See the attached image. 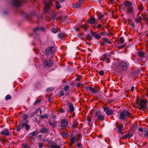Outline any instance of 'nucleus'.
Returning <instances> with one entry per match:
<instances>
[{
  "instance_id": "obj_46",
  "label": "nucleus",
  "mask_w": 148,
  "mask_h": 148,
  "mask_svg": "<svg viewBox=\"0 0 148 148\" xmlns=\"http://www.w3.org/2000/svg\"><path fill=\"white\" fill-rule=\"evenodd\" d=\"M74 30L76 32H78L79 31L78 29L76 27H75L74 28Z\"/></svg>"
},
{
  "instance_id": "obj_25",
  "label": "nucleus",
  "mask_w": 148,
  "mask_h": 148,
  "mask_svg": "<svg viewBox=\"0 0 148 148\" xmlns=\"http://www.w3.org/2000/svg\"><path fill=\"white\" fill-rule=\"evenodd\" d=\"M53 49V46L50 47H49L48 52L49 53H51V54H52L53 53L52 52V50Z\"/></svg>"
},
{
  "instance_id": "obj_10",
  "label": "nucleus",
  "mask_w": 148,
  "mask_h": 148,
  "mask_svg": "<svg viewBox=\"0 0 148 148\" xmlns=\"http://www.w3.org/2000/svg\"><path fill=\"white\" fill-rule=\"evenodd\" d=\"M69 124V122L67 120L65 119H63L61 122V124L62 127H66Z\"/></svg>"
},
{
  "instance_id": "obj_3",
  "label": "nucleus",
  "mask_w": 148,
  "mask_h": 148,
  "mask_svg": "<svg viewBox=\"0 0 148 148\" xmlns=\"http://www.w3.org/2000/svg\"><path fill=\"white\" fill-rule=\"evenodd\" d=\"M119 67L121 70L125 71L127 68V65L125 62H122L119 64Z\"/></svg>"
},
{
  "instance_id": "obj_26",
  "label": "nucleus",
  "mask_w": 148,
  "mask_h": 148,
  "mask_svg": "<svg viewBox=\"0 0 148 148\" xmlns=\"http://www.w3.org/2000/svg\"><path fill=\"white\" fill-rule=\"evenodd\" d=\"M103 40L104 42H106L107 43L109 44H110L111 43L109 40L107 38H103Z\"/></svg>"
},
{
  "instance_id": "obj_29",
  "label": "nucleus",
  "mask_w": 148,
  "mask_h": 148,
  "mask_svg": "<svg viewBox=\"0 0 148 148\" xmlns=\"http://www.w3.org/2000/svg\"><path fill=\"white\" fill-rule=\"evenodd\" d=\"M141 20V18L140 16H138L136 18L135 20L136 22V23H138Z\"/></svg>"
},
{
  "instance_id": "obj_62",
  "label": "nucleus",
  "mask_w": 148,
  "mask_h": 148,
  "mask_svg": "<svg viewBox=\"0 0 148 148\" xmlns=\"http://www.w3.org/2000/svg\"><path fill=\"white\" fill-rule=\"evenodd\" d=\"M20 129H18H18H17V130H18V131H20Z\"/></svg>"
},
{
  "instance_id": "obj_2",
  "label": "nucleus",
  "mask_w": 148,
  "mask_h": 148,
  "mask_svg": "<svg viewBox=\"0 0 148 148\" xmlns=\"http://www.w3.org/2000/svg\"><path fill=\"white\" fill-rule=\"evenodd\" d=\"M130 115L131 114L129 112L127 111H123L121 112L119 118L122 120H123L130 117Z\"/></svg>"
},
{
  "instance_id": "obj_36",
  "label": "nucleus",
  "mask_w": 148,
  "mask_h": 148,
  "mask_svg": "<svg viewBox=\"0 0 148 148\" xmlns=\"http://www.w3.org/2000/svg\"><path fill=\"white\" fill-rule=\"evenodd\" d=\"M38 112H40V113L41 114V113H42V110L40 108H38L36 111V112H35V113L36 114H37Z\"/></svg>"
},
{
  "instance_id": "obj_47",
  "label": "nucleus",
  "mask_w": 148,
  "mask_h": 148,
  "mask_svg": "<svg viewBox=\"0 0 148 148\" xmlns=\"http://www.w3.org/2000/svg\"><path fill=\"white\" fill-rule=\"evenodd\" d=\"M60 94V95L63 96L64 95V93L63 91H61Z\"/></svg>"
},
{
  "instance_id": "obj_48",
  "label": "nucleus",
  "mask_w": 148,
  "mask_h": 148,
  "mask_svg": "<svg viewBox=\"0 0 148 148\" xmlns=\"http://www.w3.org/2000/svg\"><path fill=\"white\" fill-rule=\"evenodd\" d=\"M100 34L102 35H104L105 34V32H101L100 33Z\"/></svg>"
},
{
  "instance_id": "obj_61",
  "label": "nucleus",
  "mask_w": 148,
  "mask_h": 148,
  "mask_svg": "<svg viewBox=\"0 0 148 148\" xmlns=\"http://www.w3.org/2000/svg\"><path fill=\"white\" fill-rule=\"evenodd\" d=\"M112 2H113L114 0H110Z\"/></svg>"
},
{
  "instance_id": "obj_22",
  "label": "nucleus",
  "mask_w": 148,
  "mask_h": 148,
  "mask_svg": "<svg viewBox=\"0 0 148 148\" xmlns=\"http://www.w3.org/2000/svg\"><path fill=\"white\" fill-rule=\"evenodd\" d=\"M38 133L37 131H34L32 132L31 133L29 134V137H31L34 136L36 134Z\"/></svg>"
},
{
  "instance_id": "obj_35",
  "label": "nucleus",
  "mask_w": 148,
  "mask_h": 148,
  "mask_svg": "<svg viewBox=\"0 0 148 148\" xmlns=\"http://www.w3.org/2000/svg\"><path fill=\"white\" fill-rule=\"evenodd\" d=\"M11 98V97L9 95H7L5 97V99L6 100H8Z\"/></svg>"
},
{
  "instance_id": "obj_9",
  "label": "nucleus",
  "mask_w": 148,
  "mask_h": 148,
  "mask_svg": "<svg viewBox=\"0 0 148 148\" xmlns=\"http://www.w3.org/2000/svg\"><path fill=\"white\" fill-rule=\"evenodd\" d=\"M49 146L50 148H60V146L56 143L52 142L49 143Z\"/></svg>"
},
{
  "instance_id": "obj_41",
  "label": "nucleus",
  "mask_w": 148,
  "mask_h": 148,
  "mask_svg": "<svg viewBox=\"0 0 148 148\" xmlns=\"http://www.w3.org/2000/svg\"><path fill=\"white\" fill-rule=\"evenodd\" d=\"M49 124L51 126H52L53 127H54L55 126V125L54 124H53L52 123L49 122Z\"/></svg>"
},
{
  "instance_id": "obj_7",
  "label": "nucleus",
  "mask_w": 148,
  "mask_h": 148,
  "mask_svg": "<svg viewBox=\"0 0 148 148\" xmlns=\"http://www.w3.org/2000/svg\"><path fill=\"white\" fill-rule=\"evenodd\" d=\"M110 56L108 54H105L102 57L101 60L106 61L107 63L109 62Z\"/></svg>"
},
{
  "instance_id": "obj_49",
  "label": "nucleus",
  "mask_w": 148,
  "mask_h": 148,
  "mask_svg": "<svg viewBox=\"0 0 148 148\" xmlns=\"http://www.w3.org/2000/svg\"><path fill=\"white\" fill-rule=\"evenodd\" d=\"M138 130L139 131L141 132H142L143 131V129L141 127L139 128L138 129Z\"/></svg>"
},
{
  "instance_id": "obj_8",
  "label": "nucleus",
  "mask_w": 148,
  "mask_h": 148,
  "mask_svg": "<svg viewBox=\"0 0 148 148\" xmlns=\"http://www.w3.org/2000/svg\"><path fill=\"white\" fill-rule=\"evenodd\" d=\"M103 108L104 111L106 112V114L107 115H111L113 112V111L112 110H110L107 107H103Z\"/></svg>"
},
{
  "instance_id": "obj_28",
  "label": "nucleus",
  "mask_w": 148,
  "mask_h": 148,
  "mask_svg": "<svg viewBox=\"0 0 148 148\" xmlns=\"http://www.w3.org/2000/svg\"><path fill=\"white\" fill-rule=\"evenodd\" d=\"M77 140V138L75 137H74L72 138L71 139V141L73 143H74L76 142Z\"/></svg>"
},
{
  "instance_id": "obj_15",
  "label": "nucleus",
  "mask_w": 148,
  "mask_h": 148,
  "mask_svg": "<svg viewBox=\"0 0 148 148\" xmlns=\"http://www.w3.org/2000/svg\"><path fill=\"white\" fill-rule=\"evenodd\" d=\"M22 127H25L27 130H28L30 127L29 125L25 123H22Z\"/></svg>"
},
{
  "instance_id": "obj_45",
  "label": "nucleus",
  "mask_w": 148,
  "mask_h": 148,
  "mask_svg": "<svg viewBox=\"0 0 148 148\" xmlns=\"http://www.w3.org/2000/svg\"><path fill=\"white\" fill-rule=\"evenodd\" d=\"M40 101L39 100H37L34 103V105H36Z\"/></svg>"
},
{
  "instance_id": "obj_32",
  "label": "nucleus",
  "mask_w": 148,
  "mask_h": 148,
  "mask_svg": "<svg viewBox=\"0 0 148 148\" xmlns=\"http://www.w3.org/2000/svg\"><path fill=\"white\" fill-rule=\"evenodd\" d=\"M56 7L57 9H58L61 7V5L60 3L57 2L56 3Z\"/></svg>"
},
{
  "instance_id": "obj_55",
  "label": "nucleus",
  "mask_w": 148,
  "mask_h": 148,
  "mask_svg": "<svg viewBox=\"0 0 148 148\" xmlns=\"http://www.w3.org/2000/svg\"><path fill=\"white\" fill-rule=\"evenodd\" d=\"M87 37L89 38H91V36L89 35H88L87 36Z\"/></svg>"
},
{
  "instance_id": "obj_50",
  "label": "nucleus",
  "mask_w": 148,
  "mask_h": 148,
  "mask_svg": "<svg viewBox=\"0 0 148 148\" xmlns=\"http://www.w3.org/2000/svg\"><path fill=\"white\" fill-rule=\"evenodd\" d=\"M101 24H99V25L97 26V28L98 29H99L101 28Z\"/></svg>"
},
{
  "instance_id": "obj_13",
  "label": "nucleus",
  "mask_w": 148,
  "mask_h": 148,
  "mask_svg": "<svg viewBox=\"0 0 148 148\" xmlns=\"http://www.w3.org/2000/svg\"><path fill=\"white\" fill-rule=\"evenodd\" d=\"M91 34L92 36H94L96 39H98L100 38L101 37L100 35L96 34V33L95 32L91 31Z\"/></svg>"
},
{
  "instance_id": "obj_30",
  "label": "nucleus",
  "mask_w": 148,
  "mask_h": 148,
  "mask_svg": "<svg viewBox=\"0 0 148 148\" xmlns=\"http://www.w3.org/2000/svg\"><path fill=\"white\" fill-rule=\"evenodd\" d=\"M98 118L101 121H103L104 119V116L101 115H99L98 116Z\"/></svg>"
},
{
  "instance_id": "obj_38",
  "label": "nucleus",
  "mask_w": 148,
  "mask_h": 148,
  "mask_svg": "<svg viewBox=\"0 0 148 148\" xmlns=\"http://www.w3.org/2000/svg\"><path fill=\"white\" fill-rule=\"evenodd\" d=\"M43 146V144L42 143H39L38 146L40 148H42Z\"/></svg>"
},
{
  "instance_id": "obj_18",
  "label": "nucleus",
  "mask_w": 148,
  "mask_h": 148,
  "mask_svg": "<svg viewBox=\"0 0 148 148\" xmlns=\"http://www.w3.org/2000/svg\"><path fill=\"white\" fill-rule=\"evenodd\" d=\"M137 53L138 56L140 57H143L145 54L144 52L142 51H138L137 52Z\"/></svg>"
},
{
  "instance_id": "obj_63",
  "label": "nucleus",
  "mask_w": 148,
  "mask_h": 148,
  "mask_svg": "<svg viewBox=\"0 0 148 148\" xmlns=\"http://www.w3.org/2000/svg\"><path fill=\"white\" fill-rule=\"evenodd\" d=\"M147 97H148V92H147Z\"/></svg>"
},
{
  "instance_id": "obj_51",
  "label": "nucleus",
  "mask_w": 148,
  "mask_h": 148,
  "mask_svg": "<svg viewBox=\"0 0 148 148\" xmlns=\"http://www.w3.org/2000/svg\"><path fill=\"white\" fill-rule=\"evenodd\" d=\"M145 136L147 137V138H148V132H147L145 134Z\"/></svg>"
},
{
  "instance_id": "obj_6",
  "label": "nucleus",
  "mask_w": 148,
  "mask_h": 148,
  "mask_svg": "<svg viewBox=\"0 0 148 148\" xmlns=\"http://www.w3.org/2000/svg\"><path fill=\"white\" fill-rule=\"evenodd\" d=\"M23 2V0H13V3L14 5L18 6L21 4Z\"/></svg>"
},
{
  "instance_id": "obj_17",
  "label": "nucleus",
  "mask_w": 148,
  "mask_h": 148,
  "mask_svg": "<svg viewBox=\"0 0 148 148\" xmlns=\"http://www.w3.org/2000/svg\"><path fill=\"white\" fill-rule=\"evenodd\" d=\"M88 90L91 91L93 94L97 92V90H95L94 88H92L91 87H88L87 88Z\"/></svg>"
},
{
  "instance_id": "obj_64",
  "label": "nucleus",
  "mask_w": 148,
  "mask_h": 148,
  "mask_svg": "<svg viewBox=\"0 0 148 148\" xmlns=\"http://www.w3.org/2000/svg\"><path fill=\"white\" fill-rule=\"evenodd\" d=\"M147 36H148V32L147 33Z\"/></svg>"
},
{
  "instance_id": "obj_4",
  "label": "nucleus",
  "mask_w": 148,
  "mask_h": 148,
  "mask_svg": "<svg viewBox=\"0 0 148 148\" xmlns=\"http://www.w3.org/2000/svg\"><path fill=\"white\" fill-rule=\"evenodd\" d=\"M53 64L52 62L50 60H46L44 62V66L46 67H48L51 66Z\"/></svg>"
},
{
  "instance_id": "obj_19",
  "label": "nucleus",
  "mask_w": 148,
  "mask_h": 148,
  "mask_svg": "<svg viewBox=\"0 0 148 148\" xmlns=\"http://www.w3.org/2000/svg\"><path fill=\"white\" fill-rule=\"evenodd\" d=\"M48 131V130L45 128L41 129L40 130V132L41 133H47Z\"/></svg>"
},
{
  "instance_id": "obj_20",
  "label": "nucleus",
  "mask_w": 148,
  "mask_h": 148,
  "mask_svg": "<svg viewBox=\"0 0 148 148\" xmlns=\"http://www.w3.org/2000/svg\"><path fill=\"white\" fill-rule=\"evenodd\" d=\"M124 40L122 37L120 38L118 40V42L119 44H121L124 42Z\"/></svg>"
},
{
  "instance_id": "obj_40",
  "label": "nucleus",
  "mask_w": 148,
  "mask_h": 148,
  "mask_svg": "<svg viewBox=\"0 0 148 148\" xmlns=\"http://www.w3.org/2000/svg\"><path fill=\"white\" fill-rule=\"evenodd\" d=\"M104 74V72L103 71H101L99 72V75H102Z\"/></svg>"
},
{
  "instance_id": "obj_58",
  "label": "nucleus",
  "mask_w": 148,
  "mask_h": 148,
  "mask_svg": "<svg viewBox=\"0 0 148 148\" xmlns=\"http://www.w3.org/2000/svg\"><path fill=\"white\" fill-rule=\"evenodd\" d=\"M129 136V134H126V135H125V137H128V136Z\"/></svg>"
},
{
  "instance_id": "obj_54",
  "label": "nucleus",
  "mask_w": 148,
  "mask_h": 148,
  "mask_svg": "<svg viewBox=\"0 0 148 148\" xmlns=\"http://www.w3.org/2000/svg\"><path fill=\"white\" fill-rule=\"evenodd\" d=\"M64 110L63 109H61L60 110V112L61 113H62L63 112Z\"/></svg>"
},
{
  "instance_id": "obj_43",
  "label": "nucleus",
  "mask_w": 148,
  "mask_h": 148,
  "mask_svg": "<svg viewBox=\"0 0 148 148\" xmlns=\"http://www.w3.org/2000/svg\"><path fill=\"white\" fill-rule=\"evenodd\" d=\"M80 26L81 27H82L83 28L85 29H87V26L86 25H80Z\"/></svg>"
},
{
  "instance_id": "obj_27",
  "label": "nucleus",
  "mask_w": 148,
  "mask_h": 148,
  "mask_svg": "<svg viewBox=\"0 0 148 148\" xmlns=\"http://www.w3.org/2000/svg\"><path fill=\"white\" fill-rule=\"evenodd\" d=\"M87 120L88 121V124L89 125H91L92 123V121L90 118L89 116L87 117Z\"/></svg>"
},
{
  "instance_id": "obj_39",
  "label": "nucleus",
  "mask_w": 148,
  "mask_h": 148,
  "mask_svg": "<svg viewBox=\"0 0 148 148\" xmlns=\"http://www.w3.org/2000/svg\"><path fill=\"white\" fill-rule=\"evenodd\" d=\"M27 118V114H25L23 115V119L24 120H26Z\"/></svg>"
},
{
  "instance_id": "obj_5",
  "label": "nucleus",
  "mask_w": 148,
  "mask_h": 148,
  "mask_svg": "<svg viewBox=\"0 0 148 148\" xmlns=\"http://www.w3.org/2000/svg\"><path fill=\"white\" fill-rule=\"evenodd\" d=\"M140 110H142L146 108V102L144 101L141 100L139 102Z\"/></svg>"
},
{
  "instance_id": "obj_42",
  "label": "nucleus",
  "mask_w": 148,
  "mask_h": 148,
  "mask_svg": "<svg viewBox=\"0 0 148 148\" xmlns=\"http://www.w3.org/2000/svg\"><path fill=\"white\" fill-rule=\"evenodd\" d=\"M125 46V45H123L121 46L118 47V48H119V49H122V48H123Z\"/></svg>"
},
{
  "instance_id": "obj_23",
  "label": "nucleus",
  "mask_w": 148,
  "mask_h": 148,
  "mask_svg": "<svg viewBox=\"0 0 148 148\" xmlns=\"http://www.w3.org/2000/svg\"><path fill=\"white\" fill-rule=\"evenodd\" d=\"M34 31L35 32L38 30H42L43 31L44 30V29L43 27H37L36 28H34Z\"/></svg>"
},
{
  "instance_id": "obj_57",
  "label": "nucleus",
  "mask_w": 148,
  "mask_h": 148,
  "mask_svg": "<svg viewBox=\"0 0 148 148\" xmlns=\"http://www.w3.org/2000/svg\"><path fill=\"white\" fill-rule=\"evenodd\" d=\"M76 81H79L80 79L79 78H77L76 79Z\"/></svg>"
},
{
  "instance_id": "obj_24",
  "label": "nucleus",
  "mask_w": 148,
  "mask_h": 148,
  "mask_svg": "<svg viewBox=\"0 0 148 148\" xmlns=\"http://www.w3.org/2000/svg\"><path fill=\"white\" fill-rule=\"evenodd\" d=\"M49 117V116L46 114H44L43 115H41L40 116V118L43 119L44 118L47 119Z\"/></svg>"
},
{
  "instance_id": "obj_31",
  "label": "nucleus",
  "mask_w": 148,
  "mask_h": 148,
  "mask_svg": "<svg viewBox=\"0 0 148 148\" xmlns=\"http://www.w3.org/2000/svg\"><path fill=\"white\" fill-rule=\"evenodd\" d=\"M64 36V34L63 33H60L58 35L59 37L60 38H62Z\"/></svg>"
},
{
  "instance_id": "obj_53",
  "label": "nucleus",
  "mask_w": 148,
  "mask_h": 148,
  "mask_svg": "<svg viewBox=\"0 0 148 148\" xmlns=\"http://www.w3.org/2000/svg\"><path fill=\"white\" fill-rule=\"evenodd\" d=\"M77 146L79 147H80L81 146V144L79 143H78V144H77Z\"/></svg>"
},
{
  "instance_id": "obj_56",
  "label": "nucleus",
  "mask_w": 148,
  "mask_h": 148,
  "mask_svg": "<svg viewBox=\"0 0 148 148\" xmlns=\"http://www.w3.org/2000/svg\"><path fill=\"white\" fill-rule=\"evenodd\" d=\"M84 0H79V2H83Z\"/></svg>"
},
{
  "instance_id": "obj_1",
  "label": "nucleus",
  "mask_w": 148,
  "mask_h": 148,
  "mask_svg": "<svg viewBox=\"0 0 148 148\" xmlns=\"http://www.w3.org/2000/svg\"><path fill=\"white\" fill-rule=\"evenodd\" d=\"M132 3L130 2L125 1L124 5L127 9V12L128 13H132L133 11V8L132 6Z\"/></svg>"
},
{
  "instance_id": "obj_59",
  "label": "nucleus",
  "mask_w": 148,
  "mask_h": 148,
  "mask_svg": "<svg viewBox=\"0 0 148 148\" xmlns=\"http://www.w3.org/2000/svg\"><path fill=\"white\" fill-rule=\"evenodd\" d=\"M97 114H98V112H96V113H95V115L96 116H97Z\"/></svg>"
},
{
  "instance_id": "obj_60",
  "label": "nucleus",
  "mask_w": 148,
  "mask_h": 148,
  "mask_svg": "<svg viewBox=\"0 0 148 148\" xmlns=\"http://www.w3.org/2000/svg\"><path fill=\"white\" fill-rule=\"evenodd\" d=\"M77 84V85H78V86H80V84L78 83Z\"/></svg>"
},
{
  "instance_id": "obj_21",
  "label": "nucleus",
  "mask_w": 148,
  "mask_h": 148,
  "mask_svg": "<svg viewBox=\"0 0 148 148\" xmlns=\"http://www.w3.org/2000/svg\"><path fill=\"white\" fill-rule=\"evenodd\" d=\"M103 16V14L102 13H99L98 15L99 19L101 20H102L104 18Z\"/></svg>"
},
{
  "instance_id": "obj_44",
  "label": "nucleus",
  "mask_w": 148,
  "mask_h": 148,
  "mask_svg": "<svg viewBox=\"0 0 148 148\" xmlns=\"http://www.w3.org/2000/svg\"><path fill=\"white\" fill-rule=\"evenodd\" d=\"M77 124L75 123H74L73 125V127L74 128H75L77 126Z\"/></svg>"
},
{
  "instance_id": "obj_12",
  "label": "nucleus",
  "mask_w": 148,
  "mask_h": 148,
  "mask_svg": "<svg viewBox=\"0 0 148 148\" xmlns=\"http://www.w3.org/2000/svg\"><path fill=\"white\" fill-rule=\"evenodd\" d=\"M69 109L67 111L68 112L71 113L72 112H73L74 110L73 105L71 103H69Z\"/></svg>"
},
{
  "instance_id": "obj_11",
  "label": "nucleus",
  "mask_w": 148,
  "mask_h": 148,
  "mask_svg": "<svg viewBox=\"0 0 148 148\" xmlns=\"http://www.w3.org/2000/svg\"><path fill=\"white\" fill-rule=\"evenodd\" d=\"M9 132L7 129H5L2 130L1 132V134L3 135L7 136L9 134Z\"/></svg>"
},
{
  "instance_id": "obj_16",
  "label": "nucleus",
  "mask_w": 148,
  "mask_h": 148,
  "mask_svg": "<svg viewBox=\"0 0 148 148\" xmlns=\"http://www.w3.org/2000/svg\"><path fill=\"white\" fill-rule=\"evenodd\" d=\"M88 22L90 24H93L96 22V20L94 18H91L88 20Z\"/></svg>"
},
{
  "instance_id": "obj_37",
  "label": "nucleus",
  "mask_w": 148,
  "mask_h": 148,
  "mask_svg": "<svg viewBox=\"0 0 148 148\" xmlns=\"http://www.w3.org/2000/svg\"><path fill=\"white\" fill-rule=\"evenodd\" d=\"M52 32L54 33H56L57 32V30L55 28H53L52 29Z\"/></svg>"
},
{
  "instance_id": "obj_52",
  "label": "nucleus",
  "mask_w": 148,
  "mask_h": 148,
  "mask_svg": "<svg viewBox=\"0 0 148 148\" xmlns=\"http://www.w3.org/2000/svg\"><path fill=\"white\" fill-rule=\"evenodd\" d=\"M134 86H132L131 88V91L132 92H133L134 90Z\"/></svg>"
},
{
  "instance_id": "obj_33",
  "label": "nucleus",
  "mask_w": 148,
  "mask_h": 148,
  "mask_svg": "<svg viewBox=\"0 0 148 148\" xmlns=\"http://www.w3.org/2000/svg\"><path fill=\"white\" fill-rule=\"evenodd\" d=\"M64 89L65 91H67L69 90L70 88L68 86L66 85L64 87Z\"/></svg>"
},
{
  "instance_id": "obj_14",
  "label": "nucleus",
  "mask_w": 148,
  "mask_h": 148,
  "mask_svg": "<svg viewBox=\"0 0 148 148\" xmlns=\"http://www.w3.org/2000/svg\"><path fill=\"white\" fill-rule=\"evenodd\" d=\"M82 4V2H79L77 3H76L75 4H73L72 5V7L75 8H79Z\"/></svg>"
},
{
  "instance_id": "obj_34",
  "label": "nucleus",
  "mask_w": 148,
  "mask_h": 148,
  "mask_svg": "<svg viewBox=\"0 0 148 148\" xmlns=\"http://www.w3.org/2000/svg\"><path fill=\"white\" fill-rule=\"evenodd\" d=\"M123 128V126L122 125H119L118 126V130L120 132H121Z\"/></svg>"
}]
</instances>
